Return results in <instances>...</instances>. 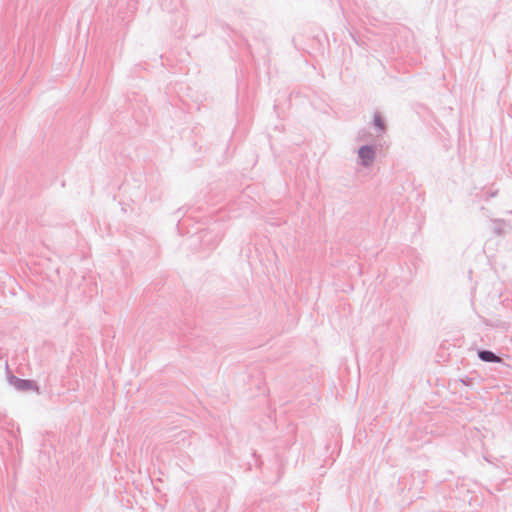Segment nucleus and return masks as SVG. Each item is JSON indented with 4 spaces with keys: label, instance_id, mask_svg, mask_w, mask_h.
Here are the masks:
<instances>
[{
    "label": "nucleus",
    "instance_id": "1",
    "mask_svg": "<svg viewBox=\"0 0 512 512\" xmlns=\"http://www.w3.org/2000/svg\"><path fill=\"white\" fill-rule=\"evenodd\" d=\"M376 150V146L370 144H365L359 147L358 158L360 159V164L363 167L368 168L373 164L376 158Z\"/></svg>",
    "mask_w": 512,
    "mask_h": 512
},
{
    "label": "nucleus",
    "instance_id": "2",
    "mask_svg": "<svg viewBox=\"0 0 512 512\" xmlns=\"http://www.w3.org/2000/svg\"><path fill=\"white\" fill-rule=\"evenodd\" d=\"M373 127L377 132H380V133H384L387 130L386 121L380 112L374 113Z\"/></svg>",
    "mask_w": 512,
    "mask_h": 512
},
{
    "label": "nucleus",
    "instance_id": "3",
    "mask_svg": "<svg viewBox=\"0 0 512 512\" xmlns=\"http://www.w3.org/2000/svg\"><path fill=\"white\" fill-rule=\"evenodd\" d=\"M493 233L497 236H502L505 234V227L507 226V223L503 219H493Z\"/></svg>",
    "mask_w": 512,
    "mask_h": 512
},
{
    "label": "nucleus",
    "instance_id": "4",
    "mask_svg": "<svg viewBox=\"0 0 512 512\" xmlns=\"http://www.w3.org/2000/svg\"><path fill=\"white\" fill-rule=\"evenodd\" d=\"M14 385L19 390H30L34 388L36 389L34 383L28 380L16 379Z\"/></svg>",
    "mask_w": 512,
    "mask_h": 512
},
{
    "label": "nucleus",
    "instance_id": "5",
    "mask_svg": "<svg viewBox=\"0 0 512 512\" xmlns=\"http://www.w3.org/2000/svg\"><path fill=\"white\" fill-rule=\"evenodd\" d=\"M479 357L486 362H500L501 359L496 356L491 351H481L479 352Z\"/></svg>",
    "mask_w": 512,
    "mask_h": 512
},
{
    "label": "nucleus",
    "instance_id": "6",
    "mask_svg": "<svg viewBox=\"0 0 512 512\" xmlns=\"http://www.w3.org/2000/svg\"><path fill=\"white\" fill-rule=\"evenodd\" d=\"M497 195V191H493L489 193V197H494Z\"/></svg>",
    "mask_w": 512,
    "mask_h": 512
}]
</instances>
